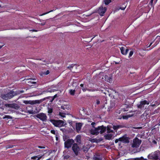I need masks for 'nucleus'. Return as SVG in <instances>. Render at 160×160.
<instances>
[{
  "label": "nucleus",
  "instance_id": "680f3d73",
  "mask_svg": "<svg viewBox=\"0 0 160 160\" xmlns=\"http://www.w3.org/2000/svg\"><path fill=\"white\" fill-rule=\"evenodd\" d=\"M95 142V139H93L92 140V142Z\"/></svg>",
  "mask_w": 160,
  "mask_h": 160
},
{
  "label": "nucleus",
  "instance_id": "20e7f679",
  "mask_svg": "<svg viewBox=\"0 0 160 160\" xmlns=\"http://www.w3.org/2000/svg\"><path fill=\"white\" fill-rule=\"evenodd\" d=\"M24 92L23 90L19 91L17 90L14 92L13 91H10L7 93L9 99L12 98L13 97L17 95L18 94H20Z\"/></svg>",
  "mask_w": 160,
  "mask_h": 160
},
{
  "label": "nucleus",
  "instance_id": "6e6d98bb",
  "mask_svg": "<svg viewBox=\"0 0 160 160\" xmlns=\"http://www.w3.org/2000/svg\"><path fill=\"white\" fill-rule=\"evenodd\" d=\"M152 42H151V43H150V44L149 45L148 47H148H148H150V46L152 45Z\"/></svg>",
  "mask_w": 160,
  "mask_h": 160
},
{
  "label": "nucleus",
  "instance_id": "f8f14e48",
  "mask_svg": "<svg viewBox=\"0 0 160 160\" xmlns=\"http://www.w3.org/2000/svg\"><path fill=\"white\" fill-rule=\"evenodd\" d=\"M107 8L106 7H103L102 6L100 7L98 10V13L101 16H103L104 13L106 11Z\"/></svg>",
  "mask_w": 160,
  "mask_h": 160
},
{
  "label": "nucleus",
  "instance_id": "8fccbe9b",
  "mask_svg": "<svg viewBox=\"0 0 160 160\" xmlns=\"http://www.w3.org/2000/svg\"><path fill=\"white\" fill-rule=\"evenodd\" d=\"M100 103V101L99 100H97L96 103L97 104H99Z\"/></svg>",
  "mask_w": 160,
  "mask_h": 160
},
{
  "label": "nucleus",
  "instance_id": "e433bc0d",
  "mask_svg": "<svg viewBox=\"0 0 160 160\" xmlns=\"http://www.w3.org/2000/svg\"><path fill=\"white\" fill-rule=\"evenodd\" d=\"M133 51H130V52L129 53V55L128 56L129 58L130 57H131L133 54Z\"/></svg>",
  "mask_w": 160,
  "mask_h": 160
},
{
  "label": "nucleus",
  "instance_id": "aec40b11",
  "mask_svg": "<svg viewBox=\"0 0 160 160\" xmlns=\"http://www.w3.org/2000/svg\"><path fill=\"white\" fill-rule=\"evenodd\" d=\"M124 127V126L122 125H114L113 126V128L115 130H117L119 128H123Z\"/></svg>",
  "mask_w": 160,
  "mask_h": 160
},
{
  "label": "nucleus",
  "instance_id": "7ed1b4c3",
  "mask_svg": "<svg viewBox=\"0 0 160 160\" xmlns=\"http://www.w3.org/2000/svg\"><path fill=\"white\" fill-rule=\"evenodd\" d=\"M148 157L150 159L157 160L160 158V151L158 150L152 152L148 155Z\"/></svg>",
  "mask_w": 160,
  "mask_h": 160
},
{
  "label": "nucleus",
  "instance_id": "c85d7f7f",
  "mask_svg": "<svg viewBox=\"0 0 160 160\" xmlns=\"http://www.w3.org/2000/svg\"><path fill=\"white\" fill-rule=\"evenodd\" d=\"M49 71L48 70H47L46 72H42L41 73V75H48L49 73Z\"/></svg>",
  "mask_w": 160,
  "mask_h": 160
},
{
  "label": "nucleus",
  "instance_id": "39448f33",
  "mask_svg": "<svg viewBox=\"0 0 160 160\" xmlns=\"http://www.w3.org/2000/svg\"><path fill=\"white\" fill-rule=\"evenodd\" d=\"M50 121L55 127H60L63 125V122L62 120L51 119Z\"/></svg>",
  "mask_w": 160,
  "mask_h": 160
},
{
  "label": "nucleus",
  "instance_id": "2eb2a0df",
  "mask_svg": "<svg viewBox=\"0 0 160 160\" xmlns=\"http://www.w3.org/2000/svg\"><path fill=\"white\" fill-rule=\"evenodd\" d=\"M121 52L122 54L124 55H126L129 51L128 49H125V48L122 47L120 48Z\"/></svg>",
  "mask_w": 160,
  "mask_h": 160
},
{
  "label": "nucleus",
  "instance_id": "052dcab7",
  "mask_svg": "<svg viewBox=\"0 0 160 160\" xmlns=\"http://www.w3.org/2000/svg\"><path fill=\"white\" fill-rule=\"evenodd\" d=\"M52 151H51V152H49L48 153V155H49L52 153Z\"/></svg>",
  "mask_w": 160,
  "mask_h": 160
},
{
  "label": "nucleus",
  "instance_id": "603ef678",
  "mask_svg": "<svg viewBox=\"0 0 160 160\" xmlns=\"http://www.w3.org/2000/svg\"><path fill=\"white\" fill-rule=\"evenodd\" d=\"M152 142L155 144H156L157 143L156 141L155 140H153Z\"/></svg>",
  "mask_w": 160,
  "mask_h": 160
},
{
  "label": "nucleus",
  "instance_id": "b1692460",
  "mask_svg": "<svg viewBox=\"0 0 160 160\" xmlns=\"http://www.w3.org/2000/svg\"><path fill=\"white\" fill-rule=\"evenodd\" d=\"M112 135L111 134H107L105 136V139L107 140H110L111 139Z\"/></svg>",
  "mask_w": 160,
  "mask_h": 160
},
{
  "label": "nucleus",
  "instance_id": "1a4fd4ad",
  "mask_svg": "<svg viewBox=\"0 0 160 160\" xmlns=\"http://www.w3.org/2000/svg\"><path fill=\"white\" fill-rule=\"evenodd\" d=\"M149 102L146 100H144L141 101L140 102V104L137 105V107L138 108L140 109L141 110L144 109V105L146 104L149 105Z\"/></svg>",
  "mask_w": 160,
  "mask_h": 160
},
{
  "label": "nucleus",
  "instance_id": "f257e3e1",
  "mask_svg": "<svg viewBox=\"0 0 160 160\" xmlns=\"http://www.w3.org/2000/svg\"><path fill=\"white\" fill-rule=\"evenodd\" d=\"M96 124L95 122H92L91 125L94 129H92L90 130L91 134L93 135H98L99 133L102 134L104 133L106 131V127L103 125L99 126L97 128H95L94 125Z\"/></svg>",
  "mask_w": 160,
  "mask_h": 160
},
{
  "label": "nucleus",
  "instance_id": "dca6fc26",
  "mask_svg": "<svg viewBox=\"0 0 160 160\" xmlns=\"http://www.w3.org/2000/svg\"><path fill=\"white\" fill-rule=\"evenodd\" d=\"M82 126V123L80 122L77 123H76V128L77 131L78 132H79L80 131L81 128Z\"/></svg>",
  "mask_w": 160,
  "mask_h": 160
},
{
  "label": "nucleus",
  "instance_id": "4d7b16f0",
  "mask_svg": "<svg viewBox=\"0 0 160 160\" xmlns=\"http://www.w3.org/2000/svg\"><path fill=\"white\" fill-rule=\"evenodd\" d=\"M80 110H82V111H85L84 109L83 108H82L81 109H80Z\"/></svg>",
  "mask_w": 160,
  "mask_h": 160
},
{
  "label": "nucleus",
  "instance_id": "2f4dec72",
  "mask_svg": "<svg viewBox=\"0 0 160 160\" xmlns=\"http://www.w3.org/2000/svg\"><path fill=\"white\" fill-rule=\"evenodd\" d=\"M70 93L71 95H74L75 93V90H74L71 89L70 90Z\"/></svg>",
  "mask_w": 160,
  "mask_h": 160
},
{
  "label": "nucleus",
  "instance_id": "774afa93",
  "mask_svg": "<svg viewBox=\"0 0 160 160\" xmlns=\"http://www.w3.org/2000/svg\"><path fill=\"white\" fill-rule=\"evenodd\" d=\"M56 140H58V138L57 137H56Z\"/></svg>",
  "mask_w": 160,
  "mask_h": 160
},
{
  "label": "nucleus",
  "instance_id": "09e8293b",
  "mask_svg": "<svg viewBox=\"0 0 160 160\" xmlns=\"http://www.w3.org/2000/svg\"><path fill=\"white\" fill-rule=\"evenodd\" d=\"M58 97V96L57 95V94H56L52 97L53 98V99H55V98L57 97Z\"/></svg>",
  "mask_w": 160,
  "mask_h": 160
},
{
  "label": "nucleus",
  "instance_id": "473e14b6",
  "mask_svg": "<svg viewBox=\"0 0 160 160\" xmlns=\"http://www.w3.org/2000/svg\"><path fill=\"white\" fill-rule=\"evenodd\" d=\"M15 146V145H9L6 146V149H7L8 148H11L14 147Z\"/></svg>",
  "mask_w": 160,
  "mask_h": 160
},
{
  "label": "nucleus",
  "instance_id": "c03bdc74",
  "mask_svg": "<svg viewBox=\"0 0 160 160\" xmlns=\"http://www.w3.org/2000/svg\"><path fill=\"white\" fill-rule=\"evenodd\" d=\"M74 65H73L72 64L71 65H70L69 67H68V68H73L74 66Z\"/></svg>",
  "mask_w": 160,
  "mask_h": 160
},
{
  "label": "nucleus",
  "instance_id": "412c9836",
  "mask_svg": "<svg viewBox=\"0 0 160 160\" xmlns=\"http://www.w3.org/2000/svg\"><path fill=\"white\" fill-rule=\"evenodd\" d=\"M81 135H77L76 138V142L79 144L81 143Z\"/></svg>",
  "mask_w": 160,
  "mask_h": 160
},
{
  "label": "nucleus",
  "instance_id": "ea45409f",
  "mask_svg": "<svg viewBox=\"0 0 160 160\" xmlns=\"http://www.w3.org/2000/svg\"><path fill=\"white\" fill-rule=\"evenodd\" d=\"M51 132L53 134H56V131L54 130H52L51 131Z\"/></svg>",
  "mask_w": 160,
  "mask_h": 160
},
{
  "label": "nucleus",
  "instance_id": "a18cd8bd",
  "mask_svg": "<svg viewBox=\"0 0 160 160\" xmlns=\"http://www.w3.org/2000/svg\"><path fill=\"white\" fill-rule=\"evenodd\" d=\"M120 138L118 139H117L115 140V143H117L118 142V141H119Z\"/></svg>",
  "mask_w": 160,
  "mask_h": 160
},
{
  "label": "nucleus",
  "instance_id": "5fc2aeb1",
  "mask_svg": "<svg viewBox=\"0 0 160 160\" xmlns=\"http://www.w3.org/2000/svg\"><path fill=\"white\" fill-rule=\"evenodd\" d=\"M153 1V0H151V1L150 2V3H151L152 4Z\"/></svg>",
  "mask_w": 160,
  "mask_h": 160
},
{
  "label": "nucleus",
  "instance_id": "c9c22d12",
  "mask_svg": "<svg viewBox=\"0 0 160 160\" xmlns=\"http://www.w3.org/2000/svg\"><path fill=\"white\" fill-rule=\"evenodd\" d=\"M143 159V158L142 157H141L140 158H134L133 160H142Z\"/></svg>",
  "mask_w": 160,
  "mask_h": 160
},
{
  "label": "nucleus",
  "instance_id": "0eeeda50",
  "mask_svg": "<svg viewBox=\"0 0 160 160\" xmlns=\"http://www.w3.org/2000/svg\"><path fill=\"white\" fill-rule=\"evenodd\" d=\"M72 149L75 155L77 156L80 152V148L76 143H74L72 147Z\"/></svg>",
  "mask_w": 160,
  "mask_h": 160
},
{
  "label": "nucleus",
  "instance_id": "9d476101",
  "mask_svg": "<svg viewBox=\"0 0 160 160\" xmlns=\"http://www.w3.org/2000/svg\"><path fill=\"white\" fill-rule=\"evenodd\" d=\"M142 141L138 138H136L133 141V143L132 144V147L133 148H137L140 145Z\"/></svg>",
  "mask_w": 160,
  "mask_h": 160
},
{
  "label": "nucleus",
  "instance_id": "ddd939ff",
  "mask_svg": "<svg viewBox=\"0 0 160 160\" xmlns=\"http://www.w3.org/2000/svg\"><path fill=\"white\" fill-rule=\"evenodd\" d=\"M119 141L125 143H128L129 142V138L126 135H124L120 138Z\"/></svg>",
  "mask_w": 160,
  "mask_h": 160
},
{
  "label": "nucleus",
  "instance_id": "864d4df0",
  "mask_svg": "<svg viewBox=\"0 0 160 160\" xmlns=\"http://www.w3.org/2000/svg\"><path fill=\"white\" fill-rule=\"evenodd\" d=\"M80 86L81 87H83V86H84V84H80Z\"/></svg>",
  "mask_w": 160,
  "mask_h": 160
},
{
  "label": "nucleus",
  "instance_id": "f3484780",
  "mask_svg": "<svg viewBox=\"0 0 160 160\" xmlns=\"http://www.w3.org/2000/svg\"><path fill=\"white\" fill-rule=\"evenodd\" d=\"M9 107L16 109H18L20 108V106L16 103H12L9 104Z\"/></svg>",
  "mask_w": 160,
  "mask_h": 160
},
{
  "label": "nucleus",
  "instance_id": "69168bd1",
  "mask_svg": "<svg viewBox=\"0 0 160 160\" xmlns=\"http://www.w3.org/2000/svg\"><path fill=\"white\" fill-rule=\"evenodd\" d=\"M142 160H148L147 159H144L143 158V159H142Z\"/></svg>",
  "mask_w": 160,
  "mask_h": 160
},
{
  "label": "nucleus",
  "instance_id": "c756f323",
  "mask_svg": "<svg viewBox=\"0 0 160 160\" xmlns=\"http://www.w3.org/2000/svg\"><path fill=\"white\" fill-rule=\"evenodd\" d=\"M48 113L49 114H51V113H52L53 110H52V108H49L48 107Z\"/></svg>",
  "mask_w": 160,
  "mask_h": 160
},
{
  "label": "nucleus",
  "instance_id": "49530a36",
  "mask_svg": "<svg viewBox=\"0 0 160 160\" xmlns=\"http://www.w3.org/2000/svg\"><path fill=\"white\" fill-rule=\"evenodd\" d=\"M38 147L39 148H41V149L45 148V147H43V146H38Z\"/></svg>",
  "mask_w": 160,
  "mask_h": 160
},
{
  "label": "nucleus",
  "instance_id": "0e129e2a",
  "mask_svg": "<svg viewBox=\"0 0 160 160\" xmlns=\"http://www.w3.org/2000/svg\"><path fill=\"white\" fill-rule=\"evenodd\" d=\"M52 11H53V10H51V11H50L49 12H47V13H49V12H52Z\"/></svg>",
  "mask_w": 160,
  "mask_h": 160
},
{
  "label": "nucleus",
  "instance_id": "a19ab883",
  "mask_svg": "<svg viewBox=\"0 0 160 160\" xmlns=\"http://www.w3.org/2000/svg\"><path fill=\"white\" fill-rule=\"evenodd\" d=\"M69 157H70V156L69 155H66L64 156V159H68V158H69Z\"/></svg>",
  "mask_w": 160,
  "mask_h": 160
},
{
  "label": "nucleus",
  "instance_id": "5701e85b",
  "mask_svg": "<svg viewBox=\"0 0 160 160\" xmlns=\"http://www.w3.org/2000/svg\"><path fill=\"white\" fill-rule=\"evenodd\" d=\"M133 114L130 115L128 114L127 115H123L122 116V118L123 119L127 120L129 118L131 117L132 116H133Z\"/></svg>",
  "mask_w": 160,
  "mask_h": 160
},
{
  "label": "nucleus",
  "instance_id": "de8ad7c7",
  "mask_svg": "<svg viewBox=\"0 0 160 160\" xmlns=\"http://www.w3.org/2000/svg\"><path fill=\"white\" fill-rule=\"evenodd\" d=\"M29 82H30V83H31V84H36V82H31V81H29V82H28V83H29Z\"/></svg>",
  "mask_w": 160,
  "mask_h": 160
},
{
  "label": "nucleus",
  "instance_id": "f704fd0d",
  "mask_svg": "<svg viewBox=\"0 0 160 160\" xmlns=\"http://www.w3.org/2000/svg\"><path fill=\"white\" fill-rule=\"evenodd\" d=\"M68 138V137L67 135H65L63 137V141L65 142Z\"/></svg>",
  "mask_w": 160,
  "mask_h": 160
},
{
  "label": "nucleus",
  "instance_id": "3c124183",
  "mask_svg": "<svg viewBox=\"0 0 160 160\" xmlns=\"http://www.w3.org/2000/svg\"><path fill=\"white\" fill-rule=\"evenodd\" d=\"M54 99H53V98L52 97V99L51 100H50V101L51 102H52L54 100Z\"/></svg>",
  "mask_w": 160,
  "mask_h": 160
},
{
  "label": "nucleus",
  "instance_id": "4c0bfd02",
  "mask_svg": "<svg viewBox=\"0 0 160 160\" xmlns=\"http://www.w3.org/2000/svg\"><path fill=\"white\" fill-rule=\"evenodd\" d=\"M4 118H8V119H12V118L8 115H5Z\"/></svg>",
  "mask_w": 160,
  "mask_h": 160
},
{
  "label": "nucleus",
  "instance_id": "9b49d317",
  "mask_svg": "<svg viewBox=\"0 0 160 160\" xmlns=\"http://www.w3.org/2000/svg\"><path fill=\"white\" fill-rule=\"evenodd\" d=\"M22 102L23 103L26 104H30L32 105L36 103H40V101L39 100H23Z\"/></svg>",
  "mask_w": 160,
  "mask_h": 160
},
{
  "label": "nucleus",
  "instance_id": "cd10ccee",
  "mask_svg": "<svg viewBox=\"0 0 160 160\" xmlns=\"http://www.w3.org/2000/svg\"><path fill=\"white\" fill-rule=\"evenodd\" d=\"M32 106H31L30 105H29L26 107V109L27 112L29 113V110H31L32 109Z\"/></svg>",
  "mask_w": 160,
  "mask_h": 160
},
{
  "label": "nucleus",
  "instance_id": "58836bf2",
  "mask_svg": "<svg viewBox=\"0 0 160 160\" xmlns=\"http://www.w3.org/2000/svg\"><path fill=\"white\" fill-rule=\"evenodd\" d=\"M108 132H113L112 130L110 129L109 128H107Z\"/></svg>",
  "mask_w": 160,
  "mask_h": 160
},
{
  "label": "nucleus",
  "instance_id": "6ab92c4d",
  "mask_svg": "<svg viewBox=\"0 0 160 160\" xmlns=\"http://www.w3.org/2000/svg\"><path fill=\"white\" fill-rule=\"evenodd\" d=\"M57 90L55 89H53L52 88H47L45 91H44L43 92H53L55 91H57Z\"/></svg>",
  "mask_w": 160,
  "mask_h": 160
},
{
  "label": "nucleus",
  "instance_id": "f03ea898",
  "mask_svg": "<svg viewBox=\"0 0 160 160\" xmlns=\"http://www.w3.org/2000/svg\"><path fill=\"white\" fill-rule=\"evenodd\" d=\"M48 151V150H40L39 149H37L36 151H35L32 153L33 155H35V156L31 157V158L32 160H40L46 153H44L42 155L39 154L41 152L44 153L45 152H47Z\"/></svg>",
  "mask_w": 160,
  "mask_h": 160
},
{
  "label": "nucleus",
  "instance_id": "a878e982",
  "mask_svg": "<svg viewBox=\"0 0 160 160\" xmlns=\"http://www.w3.org/2000/svg\"><path fill=\"white\" fill-rule=\"evenodd\" d=\"M125 106H126L125 107H126V108H124L122 109V110H123V112L128 111V108L130 107L131 106L130 105H127V104H126Z\"/></svg>",
  "mask_w": 160,
  "mask_h": 160
},
{
  "label": "nucleus",
  "instance_id": "e2e57ef3",
  "mask_svg": "<svg viewBox=\"0 0 160 160\" xmlns=\"http://www.w3.org/2000/svg\"><path fill=\"white\" fill-rule=\"evenodd\" d=\"M125 8H120V9H122V10H124Z\"/></svg>",
  "mask_w": 160,
  "mask_h": 160
},
{
  "label": "nucleus",
  "instance_id": "6e6552de",
  "mask_svg": "<svg viewBox=\"0 0 160 160\" xmlns=\"http://www.w3.org/2000/svg\"><path fill=\"white\" fill-rule=\"evenodd\" d=\"M36 117L42 122H46L47 120V117L46 114L42 112L38 114Z\"/></svg>",
  "mask_w": 160,
  "mask_h": 160
},
{
  "label": "nucleus",
  "instance_id": "a211bd4d",
  "mask_svg": "<svg viewBox=\"0 0 160 160\" xmlns=\"http://www.w3.org/2000/svg\"><path fill=\"white\" fill-rule=\"evenodd\" d=\"M8 95L7 93L6 94H2L1 95V98L2 99L7 100L9 99L8 97Z\"/></svg>",
  "mask_w": 160,
  "mask_h": 160
},
{
  "label": "nucleus",
  "instance_id": "4468645a",
  "mask_svg": "<svg viewBox=\"0 0 160 160\" xmlns=\"http://www.w3.org/2000/svg\"><path fill=\"white\" fill-rule=\"evenodd\" d=\"M32 108L31 110H29L30 114H34L38 112V110L35 106L33 105L32 106Z\"/></svg>",
  "mask_w": 160,
  "mask_h": 160
},
{
  "label": "nucleus",
  "instance_id": "72a5a7b5",
  "mask_svg": "<svg viewBox=\"0 0 160 160\" xmlns=\"http://www.w3.org/2000/svg\"><path fill=\"white\" fill-rule=\"evenodd\" d=\"M59 115H60V116H61V117H62L63 118H64L66 116L65 115V114L64 113H63V112H59Z\"/></svg>",
  "mask_w": 160,
  "mask_h": 160
},
{
  "label": "nucleus",
  "instance_id": "7c9ffc66",
  "mask_svg": "<svg viewBox=\"0 0 160 160\" xmlns=\"http://www.w3.org/2000/svg\"><path fill=\"white\" fill-rule=\"evenodd\" d=\"M104 1L105 4L106 5H108L110 2H111V0H104Z\"/></svg>",
  "mask_w": 160,
  "mask_h": 160
},
{
  "label": "nucleus",
  "instance_id": "4be33fe9",
  "mask_svg": "<svg viewBox=\"0 0 160 160\" xmlns=\"http://www.w3.org/2000/svg\"><path fill=\"white\" fill-rule=\"evenodd\" d=\"M93 158L94 160H102V159L100 157V155L99 154H95L93 156Z\"/></svg>",
  "mask_w": 160,
  "mask_h": 160
},
{
  "label": "nucleus",
  "instance_id": "37998d69",
  "mask_svg": "<svg viewBox=\"0 0 160 160\" xmlns=\"http://www.w3.org/2000/svg\"><path fill=\"white\" fill-rule=\"evenodd\" d=\"M82 90L84 92H85L87 90H88V91H90L88 89H86V88H82Z\"/></svg>",
  "mask_w": 160,
  "mask_h": 160
},
{
  "label": "nucleus",
  "instance_id": "bf43d9fd",
  "mask_svg": "<svg viewBox=\"0 0 160 160\" xmlns=\"http://www.w3.org/2000/svg\"><path fill=\"white\" fill-rule=\"evenodd\" d=\"M52 151H51V152H49L48 153V155H49L52 153Z\"/></svg>",
  "mask_w": 160,
  "mask_h": 160
},
{
  "label": "nucleus",
  "instance_id": "423d86ee",
  "mask_svg": "<svg viewBox=\"0 0 160 160\" xmlns=\"http://www.w3.org/2000/svg\"><path fill=\"white\" fill-rule=\"evenodd\" d=\"M74 143V141L72 139H68L64 142V147L68 149L70 148Z\"/></svg>",
  "mask_w": 160,
  "mask_h": 160
},
{
  "label": "nucleus",
  "instance_id": "79ce46f5",
  "mask_svg": "<svg viewBox=\"0 0 160 160\" xmlns=\"http://www.w3.org/2000/svg\"><path fill=\"white\" fill-rule=\"evenodd\" d=\"M88 151V149L87 148L85 147L84 148H83V151L84 152L86 151L87 152Z\"/></svg>",
  "mask_w": 160,
  "mask_h": 160
},
{
  "label": "nucleus",
  "instance_id": "393cba45",
  "mask_svg": "<svg viewBox=\"0 0 160 160\" xmlns=\"http://www.w3.org/2000/svg\"><path fill=\"white\" fill-rule=\"evenodd\" d=\"M61 108L64 110H68L69 109V106L68 105H64L61 106Z\"/></svg>",
  "mask_w": 160,
  "mask_h": 160
},
{
  "label": "nucleus",
  "instance_id": "338daca9",
  "mask_svg": "<svg viewBox=\"0 0 160 160\" xmlns=\"http://www.w3.org/2000/svg\"><path fill=\"white\" fill-rule=\"evenodd\" d=\"M2 46H0V49L1 48H2Z\"/></svg>",
  "mask_w": 160,
  "mask_h": 160
},
{
  "label": "nucleus",
  "instance_id": "13d9d810",
  "mask_svg": "<svg viewBox=\"0 0 160 160\" xmlns=\"http://www.w3.org/2000/svg\"><path fill=\"white\" fill-rule=\"evenodd\" d=\"M30 31H32L33 32H36L37 31V30H34V29H33V30H30Z\"/></svg>",
  "mask_w": 160,
  "mask_h": 160
},
{
  "label": "nucleus",
  "instance_id": "bb28decb",
  "mask_svg": "<svg viewBox=\"0 0 160 160\" xmlns=\"http://www.w3.org/2000/svg\"><path fill=\"white\" fill-rule=\"evenodd\" d=\"M105 79H106V80L107 82H109V83L111 82L112 81V78L110 77H108L107 76H105Z\"/></svg>",
  "mask_w": 160,
  "mask_h": 160
}]
</instances>
